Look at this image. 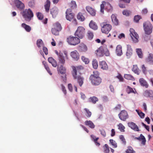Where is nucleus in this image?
Returning <instances> with one entry per match:
<instances>
[{
	"mask_svg": "<svg viewBox=\"0 0 153 153\" xmlns=\"http://www.w3.org/2000/svg\"><path fill=\"white\" fill-rule=\"evenodd\" d=\"M120 119L123 121H125L128 118V115L127 111L125 110L122 111L118 115Z\"/></svg>",
	"mask_w": 153,
	"mask_h": 153,
	"instance_id": "nucleus-11",
	"label": "nucleus"
},
{
	"mask_svg": "<svg viewBox=\"0 0 153 153\" xmlns=\"http://www.w3.org/2000/svg\"><path fill=\"white\" fill-rule=\"evenodd\" d=\"M119 137L120 140L123 142V143L124 144H125L126 142L124 136L123 135H121Z\"/></svg>",
	"mask_w": 153,
	"mask_h": 153,
	"instance_id": "nucleus-57",
	"label": "nucleus"
},
{
	"mask_svg": "<svg viewBox=\"0 0 153 153\" xmlns=\"http://www.w3.org/2000/svg\"><path fill=\"white\" fill-rule=\"evenodd\" d=\"M116 77L119 79L120 82H123L124 81V79L122 76L120 74H119Z\"/></svg>",
	"mask_w": 153,
	"mask_h": 153,
	"instance_id": "nucleus-59",
	"label": "nucleus"
},
{
	"mask_svg": "<svg viewBox=\"0 0 153 153\" xmlns=\"http://www.w3.org/2000/svg\"><path fill=\"white\" fill-rule=\"evenodd\" d=\"M140 18V16L138 15L134 17V20L136 22H137Z\"/></svg>",
	"mask_w": 153,
	"mask_h": 153,
	"instance_id": "nucleus-56",
	"label": "nucleus"
},
{
	"mask_svg": "<svg viewBox=\"0 0 153 153\" xmlns=\"http://www.w3.org/2000/svg\"><path fill=\"white\" fill-rule=\"evenodd\" d=\"M92 64L93 68L95 69L97 68L98 67V63L96 59H94L92 62Z\"/></svg>",
	"mask_w": 153,
	"mask_h": 153,
	"instance_id": "nucleus-42",
	"label": "nucleus"
},
{
	"mask_svg": "<svg viewBox=\"0 0 153 153\" xmlns=\"http://www.w3.org/2000/svg\"><path fill=\"white\" fill-rule=\"evenodd\" d=\"M80 66L75 67L72 66V67L73 71L72 72V74L74 78V79H77V82L78 83L80 86L81 87L83 83L84 78L79 75H77V71L80 67Z\"/></svg>",
	"mask_w": 153,
	"mask_h": 153,
	"instance_id": "nucleus-1",
	"label": "nucleus"
},
{
	"mask_svg": "<svg viewBox=\"0 0 153 153\" xmlns=\"http://www.w3.org/2000/svg\"><path fill=\"white\" fill-rule=\"evenodd\" d=\"M128 126L134 131H139L140 130L137 125L133 122H131L128 123Z\"/></svg>",
	"mask_w": 153,
	"mask_h": 153,
	"instance_id": "nucleus-17",
	"label": "nucleus"
},
{
	"mask_svg": "<svg viewBox=\"0 0 153 153\" xmlns=\"http://www.w3.org/2000/svg\"><path fill=\"white\" fill-rule=\"evenodd\" d=\"M85 28L82 27H79L75 33V35L82 39L83 37L85 32Z\"/></svg>",
	"mask_w": 153,
	"mask_h": 153,
	"instance_id": "nucleus-9",
	"label": "nucleus"
},
{
	"mask_svg": "<svg viewBox=\"0 0 153 153\" xmlns=\"http://www.w3.org/2000/svg\"><path fill=\"white\" fill-rule=\"evenodd\" d=\"M100 68L103 70H107L108 67L106 62L104 61H102L100 62L99 64Z\"/></svg>",
	"mask_w": 153,
	"mask_h": 153,
	"instance_id": "nucleus-21",
	"label": "nucleus"
},
{
	"mask_svg": "<svg viewBox=\"0 0 153 153\" xmlns=\"http://www.w3.org/2000/svg\"><path fill=\"white\" fill-rule=\"evenodd\" d=\"M76 4L75 1H72L71 2V7L73 8H74L76 7Z\"/></svg>",
	"mask_w": 153,
	"mask_h": 153,
	"instance_id": "nucleus-60",
	"label": "nucleus"
},
{
	"mask_svg": "<svg viewBox=\"0 0 153 153\" xmlns=\"http://www.w3.org/2000/svg\"><path fill=\"white\" fill-rule=\"evenodd\" d=\"M70 55L71 57L75 60L77 61L79 59V54L76 50L71 52Z\"/></svg>",
	"mask_w": 153,
	"mask_h": 153,
	"instance_id": "nucleus-14",
	"label": "nucleus"
},
{
	"mask_svg": "<svg viewBox=\"0 0 153 153\" xmlns=\"http://www.w3.org/2000/svg\"><path fill=\"white\" fill-rule=\"evenodd\" d=\"M89 26L90 28L94 30L97 29L98 27L96 24L92 20L90 22Z\"/></svg>",
	"mask_w": 153,
	"mask_h": 153,
	"instance_id": "nucleus-28",
	"label": "nucleus"
},
{
	"mask_svg": "<svg viewBox=\"0 0 153 153\" xmlns=\"http://www.w3.org/2000/svg\"><path fill=\"white\" fill-rule=\"evenodd\" d=\"M22 26L24 28L25 30L27 32H30L31 30L30 27L25 23H22Z\"/></svg>",
	"mask_w": 153,
	"mask_h": 153,
	"instance_id": "nucleus-31",
	"label": "nucleus"
},
{
	"mask_svg": "<svg viewBox=\"0 0 153 153\" xmlns=\"http://www.w3.org/2000/svg\"><path fill=\"white\" fill-rule=\"evenodd\" d=\"M146 62L150 65H153V54L149 53L145 59Z\"/></svg>",
	"mask_w": 153,
	"mask_h": 153,
	"instance_id": "nucleus-13",
	"label": "nucleus"
},
{
	"mask_svg": "<svg viewBox=\"0 0 153 153\" xmlns=\"http://www.w3.org/2000/svg\"><path fill=\"white\" fill-rule=\"evenodd\" d=\"M68 88L69 91L72 92L73 91V87L71 84H69L68 85Z\"/></svg>",
	"mask_w": 153,
	"mask_h": 153,
	"instance_id": "nucleus-61",
	"label": "nucleus"
},
{
	"mask_svg": "<svg viewBox=\"0 0 153 153\" xmlns=\"http://www.w3.org/2000/svg\"><path fill=\"white\" fill-rule=\"evenodd\" d=\"M144 96L147 97H153V91L152 90H146L143 93Z\"/></svg>",
	"mask_w": 153,
	"mask_h": 153,
	"instance_id": "nucleus-18",
	"label": "nucleus"
},
{
	"mask_svg": "<svg viewBox=\"0 0 153 153\" xmlns=\"http://www.w3.org/2000/svg\"><path fill=\"white\" fill-rule=\"evenodd\" d=\"M139 81L140 84L141 86L144 87L146 88H147L148 87V84L146 81L143 78H140L139 80Z\"/></svg>",
	"mask_w": 153,
	"mask_h": 153,
	"instance_id": "nucleus-16",
	"label": "nucleus"
},
{
	"mask_svg": "<svg viewBox=\"0 0 153 153\" xmlns=\"http://www.w3.org/2000/svg\"><path fill=\"white\" fill-rule=\"evenodd\" d=\"M67 42L71 45H75L79 43L80 40L77 37L71 36L68 38Z\"/></svg>",
	"mask_w": 153,
	"mask_h": 153,
	"instance_id": "nucleus-6",
	"label": "nucleus"
},
{
	"mask_svg": "<svg viewBox=\"0 0 153 153\" xmlns=\"http://www.w3.org/2000/svg\"><path fill=\"white\" fill-rule=\"evenodd\" d=\"M36 44L38 47L39 48L42 47L44 45L43 42L41 39H39L37 40Z\"/></svg>",
	"mask_w": 153,
	"mask_h": 153,
	"instance_id": "nucleus-36",
	"label": "nucleus"
},
{
	"mask_svg": "<svg viewBox=\"0 0 153 153\" xmlns=\"http://www.w3.org/2000/svg\"><path fill=\"white\" fill-rule=\"evenodd\" d=\"M135 139L140 140H141V143L143 145L145 144L146 140L142 134H140V136L139 137H135Z\"/></svg>",
	"mask_w": 153,
	"mask_h": 153,
	"instance_id": "nucleus-26",
	"label": "nucleus"
},
{
	"mask_svg": "<svg viewBox=\"0 0 153 153\" xmlns=\"http://www.w3.org/2000/svg\"><path fill=\"white\" fill-rule=\"evenodd\" d=\"M115 53L118 56H121L123 54L122 46L120 45H117L116 47Z\"/></svg>",
	"mask_w": 153,
	"mask_h": 153,
	"instance_id": "nucleus-15",
	"label": "nucleus"
},
{
	"mask_svg": "<svg viewBox=\"0 0 153 153\" xmlns=\"http://www.w3.org/2000/svg\"><path fill=\"white\" fill-rule=\"evenodd\" d=\"M61 86L62 88V90L65 95L66 94V90L65 88V87L63 85H61Z\"/></svg>",
	"mask_w": 153,
	"mask_h": 153,
	"instance_id": "nucleus-62",
	"label": "nucleus"
},
{
	"mask_svg": "<svg viewBox=\"0 0 153 153\" xmlns=\"http://www.w3.org/2000/svg\"><path fill=\"white\" fill-rule=\"evenodd\" d=\"M78 19L81 21H83L85 20V18L81 12L79 13L77 16Z\"/></svg>",
	"mask_w": 153,
	"mask_h": 153,
	"instance_id": "nucleus-34",
	"label": "nucleus"
},
{
	"mask_svg": "<svg viewBox=\"0 0 153 153\" xmlns=\"http://www.w3.org/2000/svg\"><path fill=\"white\" fill-rule=\"evenodd\" d=\"M101 31L102 33L106 34L108 33L112 28L111 25L106 22H102L101 23Z\"/></svg>",
	"mask_w": 153,
	"mask_h": 153,
	"instance_id": "nucleus-5",
	"label": "nucleus"
},
{
	"mask_svg": "<svg viewBox=\"0 0 153 153\" xmlns=\"http://www.w3.org/2000/svg\"><path fill=\"white\" fill-rule=\"evenodd\" d=\"M59 31H60V30L53 28H52V33L55 35H59Z\"/></svg>",
	"mask_w": 153,
	"mask_h": 153,
	"instance_id": "nucleus-47",
	"label": "nucleus"
},
{
	"mask_svg": "<svg viewBox=\"0 0 153 153\" xmlns=\"http://www.w3.org/2000/svg\"><path fill=\"white\" fill-rule=\"evenodd\" d=\"M126 91L128 94H129L131 93H133L135 94V92L133 89L129 86H128L126 88Z\"/></svg>",
	"mask_w": 153,
	"mask_h": 153,
	"instance_id": "nucleus-48",
	"label": "nucleus"
},
{
	"mask_svg": "<svg viewBox=\"0 0 153 153\" xmlns=\"http://www.w3.org/2000/svg\"><path fill=\"white\" fill-rule=\"evenodd\" d=\"M42 63L44 65V66L45 67V68L46 70L48 72L49 74L50 75H51L52 74L50 71V69L47 65V64H46V62L45 61H43L42 62Z\"/></svg>",
	"mask_w": 153,
	"mask_h": 153,
	"instance_id": "nucleus-39",
	"label": "nucleus"
},
{
	"mask_svg": "<svg viewBox=\"0 0 153 153\" xmlns=\"http://www.w3.org/2000/svg\"><path fill=\"white\" fill-rule=\"evenodd\" d=\"M66 15H69L71 14H74V13H71V10L70 9H67L66 12Z\"/></svg>",
	"mask_w": 153,
	"mask_h": 153,
	"instance_id": "nucleus-63",
	"label": "nucleus"
},
{
	"mask_svg": "<svg viewBox=\"0 0 153 153\" xmlns=\"http://www.w3.org/2000/svg\"><path fill=\"white\" fill-rule=\"evenodd\" d=\"M133 54V49L131 46L130 45H126V56L127 58H130Z\"/></svg>",
	"mask_w": 153,
	"mask_h": 153,
	"instance_id": "nucleus-10",
	"label": "nucleus"
},
{
	"mask_svg": "<svg viewBox=\"0 0 153 153\" xmlns=\"http://www.w3.org/2000/svg\"><path fill=\"white\" fill-rule=\"evenodd\" d=\"M131 12L127 10H124L123 11V13L124 15L126 16H128L130 14Z\"/></svg>",
	"mask_w": 153,
	"mask_h": 153,
	"instance_id": "nucleus-54",
	"label": "nucleus"
},
{
	"mask_svg": "<svg viewBox=\"0 0 153 153\" xmlns=\"http://www.w3.org/2000/svg\"><path fill=\"white\" fill-rule=\"evenodd\" d=\"M84 110L85 111V115L86 116L88 117H90L91 115V112L88 109L86 108H85Z\"/></svg>",
	"mask_w": 153,
	"mask_h": 153,
	"instance_id": "nucleus-44",
	"label": "nucleus"
},
{
	"mask_svg": "<svg viewBox=\"0 0 153 153\" xmlns=\"http://www.w3.org/2000/svg\"><path fill=\"white\" fill-rule=\"evenodd\" d=\"M111 20L113 23L116 25L119 24V21L117 19V16L115 14H112L111 16Z\"/></svg>",
	"mask_w": 153,
	"mask_h": 153,
	"instance_id": "nucleus-22",
	"label": "nucleus"
},
{
	"mask_svg": "<svg viewBox=\"0 0 153 153\" xmlns=\"http://www.w3.org/2000/svg\"><path fill=\"white\" fill-rule=\"evenodd\" d=\"M136 111L137 112L139 116L142 118H144L145 114L140 111H139L137 109L136 110Z\"/></svg>",
	"mask_w": 153,
	"mask_h": 153,
	"instance_id": "nucleus-45",
	"label": "nucleus"
},
{
	"mask_svg": "<svg viewBox=\"0 0 153 153\" xmlns=\"http://www.w3.org/2000/svg\"><path fill=\"white\" fill-rule=\"evenodd\" d=\"M96 51V54L98 56H101L103 55V48L102 47H100Z\"/></svg>",
	"mask_w": 153,
	"mask_h": 153,
	"instance_id": "nucleus-29",
	"label": "nucleus"
},
{
	"mask_svg": "<svg viewBox=\"0 0 153 153\" xmlns=\"http://www.w3.org/2000/svg\"><path fill=\"white\" fill-rule=\"evenodd\" d=\"M85 124L91 128H94L95 126L93 123L90 120H87L85 122Z\"/></svg>",
	"mask_w": 153,
	"mask_h": 153,
	"instance_id": "nucleus-27",
	"label": "nucleus"
},
{
	"mask_svg": "<svg viewBox=\"0 0 153 153\" xmlns=\"http://www.w3.org/2000/svg\"><path fill=\"white\" fill-rule=\"evenodd\" d=\"M134 151L131 147H128V149L126 151V153H134Z\"/></svg>",
	"mask_w": 153,
	"mask_h": 153,
	"instance_id": "nucleus-51",
	"label": "nucleus"
},
{
	"mask_svg": "<svg viewBox=\"0 0 153 153\" xmlns=\"http://www.w3.org/2000/svg\"><path fill=\"white\" fill-rule=\"evenodd\" d=\"M136 52L139 57L142 58L143 57V54L141 49L137 48L136 49Z\"/></svg>",
	"mask_w": 153,
	"mask_h": 153,
	"instance_id": "nucleus-38",
	"label": "nucleus"
},
{
	"mask_svg": "<svg viewBox=\"0 0 153 153\" xmlns=\"http://www.w3.org/2000/svg\"><path fill=\"white\" fill-rule=\"evenodd\" d=\"M144 30L147 34H150L152 32L153 27L152 24L149 21H147L143 24Z\"/></svg>",
	"mask_w": 153,
	"mask_h": 153,
	"instance_id": "nucleus-4",
	"label": "nucleus"
},
{
	"mask_svg": "<svg viewBox=\"0 0 153 153\" xmlns=\"http://www.w3.org/2000/svg\"><path fill=\"white\" fill-rule=\"evenodd\" d=\"M99 74L97 71L93 72L90 77V79L92 84L95 85H99L101 82V79L99 76Z\"/></svg>",
	"mask_w": 153,
	"mask_h": 153,
	"instance_id": "nucleus-2",
	"label": "nucleus"
},
{
	"mask_svg": "<svg viewBox=\"0 0 153 153\" xmlns=\"http://www.w3.org/2000/svg\"><path fill=\"white\" fill-rule=\"evenodd\" d=\"M53 28H55V29H57L60 31L61 30V25L58 23H56L54 24L53 25Z\"/></svg>",
	"mask_w": 153,
	"mask_h": 153,
	"instance_id": "nucleus-41",
	"label": "nucleus"
},
{
	"mask_svg": "<svg viewBox=\"0 0 153 153\" xmlns=\"http://www.w3.org/2000/svg\"><path fill=\"white\" fill-rule=\"evenodd\" d=\"M105 54L106 56H109L110 55L109 51L107 48H103V55Z\"/></svg>",
	"mask_w": 153,
	"mask_h": 153,
	"instance_id": "nucleus-50",
	"label": "nucleus"
},
{
	"mask_svg": "<svg viewBox=\"0 0 153 153\" xmlns=\"http://www.w3.org/2000/svg\"><path fill=\"white\" fill-rule=\"evenodd\" d=\"M82 59L85 64H88L89 62V60L84 56L82 57Z\"/></svg>",
	"mask_w": 153,
	"mask_h": 153,
	"instance_id": "nucleus-52",
	"label": "nucleus"
},
{
	"mask_svg": "<svg viewBox=\"0 0 153 153\" xmlns=\"http://www.w3.org/2000/svg\"><path fill=\"white\" fill-rule=\"evenodd\" d=\"M110 143L111 145L115 148H116L117 146V144L115 141L112 139H110L109 140Z\"/></svg>",
	"mask_w": 153,
	"mask_h": 153,
	"instance_id": "nucleus-55",
	"label": "nucleus"
},
{
	"mask_svg": "<svg viewBox=\"0 0 153 153\" xmlns=\"http://www.w3.org/2000/svg\"><path fill=\"white\" fill-rule=\"evenodd\" d=\"M37 16L39 19L42 20L43 18V15L40 13H37Z\"/></svg>",
	"mask_w": 153,
	"mask_h": 153,
	"instance_id": "nucleus-58",
	"label": "nucleus"
},
{
	"mask_svg": "<svg viewBox=\"0 0 153 153\" xmlns=\"http://www.w3.org/2000/svg\"><path fill=\"white\" fill-rule=\"evenodd\" d=\"M104 152L105 153H108L109 152V148L107 144H105L103 147Z\"/></svg>",
	"mask_w": 153,
	"mask_h": 153,
	"instance_id": "nucleus-40",
	"label": "nucleus"
},
{
	"mask_svg": "<svg viewBox=\"0 0 153 153\" xmlns=\"http://www.w3.org/2000/svg\"><path fill=\"white\" fill-rule=\"evenodd\" d=\"M98 100V98L94 96L90 97L88 100L89 102H92L94 104L96 103Z\"/></svg>",
	"mask_w": 153,
	"mask_h": 153,
	"instance_id": "nucleus-35",
	"label": "nucleus"
},
{
	"mask_svg": "<svg viewBox=\"0 0 153 153\" xmlns=\"http://www.w3.org/2000/svg\"><path fill=\"white\" fill-rule=\"evenodd\" d=\"M78 49L81 52H85L87 51L88 48L84 44L81 43L78 47Z\"/></svg>",
	"mask_w": 153,
	"mask_h": 153,
	"instance_id": "nucleus-19",
	"label": "nucleus"
},
{
	"mask_svg": "<svg viewBox=\"0 0 153 153\" xmlns=\"http://www.w3.org/2000/svg\"><path fill=\"white\" fill-rule=\"evenodd\" d=\"M142 68L143 73L145 74H146L147 73V71L146 70V68L145 66V65H143L142 66Z\"/></svg>",
	"mask_w": 153,
	"mask_h": 153,
	"instance_id": "nucleus-53",
	"label": "nucleus"
},
{
	"mask_svg": "<svg viewBox=\"0 0 153 153\" xmlns=\"http://www.w3.org/2000/svg\"><path fill=\"white\" fill-rule=\"evenodd\" d=\"M86 9L87 11L92 16H94L95 15V11L94 10L89 6H87L86 7Z\"/></svg>",
	"mask_w": 153,
	"mask_h": 153,
	"instance_id": "nucleus-23",
	"label": "nucleus"
},
{
	"mask_svg": "<svg viewBox=\"0 0 153 153\" xmlns=\"http://www.w3.org/2000/svg\"><path fill=\"white\" fill-rule=\"evenodd\" d=\"M58 71L62 74H65L66 72V69L62 65H61L58 68Z\"/></svg>",
	"mask_w": 153,
	"mask_h": 153,
	"instance_id": "nucleus-30",
	"label": "nucleus"
},
{
	"mask_svg": "<svg viewBox=\"0 0 153 153\" xmlns=\"http://www.w3.org/2000/svg\"><path fill=\"white\" fill-rule=\"evenodd\" d=\"M13 2L18 9L22 10L25 7L24 4L19 0H13Z\"/></svg>",
	"mask_w": 153,
	"mask_h": 153,
	"instance_id": "nucleus-12",
	"label": "nucleus"
},
{
	"mask_svg": "<svg viewBox=\"0 0 153 153\" xmlns=\"http://www.w3.org/2000/svg\"><path fill=\"white\" fill-rule=\"evenodd\" d=\"M22 14L23 18L27 21H30L33 16L32 11L30 9L24 10L22 13Z\"/></svg>",
	"mask_w": 153,
	"mask_h": 153,
	"instance_id": "nucleus-3",
	"label": "nucleus"
},
{
	"mask_svg": "<svg viewBox=\"0 0 153 153\" xmlns=\"http://www.w3.org/2000/svg\"><path fill=\"white\" fill-rule=\"evenodd\" d=\"M88 36L90 39H91L93 37L94 35L93 33L90 31H88L87 33Z\"/></svg>",
	"mask_w": 153,
	"mask_h": 153,
	"instance_id": "nucleus-49",
	"label": "nucleus"
},
{
	"mask_svg": "<svg viewBox=\"0 0 153 153\" xmlns=\"http://www.w3.org/2000/svg\"><path fill=\"white\" fill-rule=\"evenodd\" d=\"M104 8L106 9L108 11H110L112 10V7L111 5L108 2H106L105 1L102 2V4L100 5V13L102 14L104 13Z\"/></svg>",
	"mask_w": 153,
	"mask_h": 153,
	"instance_id": "nucleus-7",
	"label": "nucleus"
},
{
	"mask_svg": "<svg viewBox=\"0 0 153 153\" xmlns=\"http://www.w3.org/2000/svg\"><path fill=\"white\" fill-rule=\"evenodd\" d=\"M130 34L131 39L134 43H137L138 41V39L139 38L138 35L136 33L134 29L132 28H131L130 30Z\"/></svg>",
	"mask_w": 153,
	"mask_h": 153,
	"instance_id": "nucleus-8",
	"label": "nucleus"
},
{
	"mask_svg": "<svg viewBox=\"0 0 153 153\" xmlns=\"http://www.w3.org/2000/svg\"><path fill=\"white\" fill-rule=\"evenodd\" d=\"M132 70L135 73L139 74V71L137 65H134Z\"/></svg>",
	"mask_w": 153,
	"mask_h": 153,
	"instance_id": "nucleus-37",
	"label": "nucleus"
},
{
	"mask_svg": "<svg viewBox=\"0 0 153 153\" xmlns=\"http://www.w3.org/2000/svg\"><path fill=\"white\" fill-rule=\"evenodd\" d=\"M124 77L126 79L128 80H134V78L130 74H125L124 75Z\"/></svg>",
	"mask_w": 153,
	"mask_h": 153,
	"instance_id": "nucleus-43",
	"label": "nucleus"
},
{
	"mask_svg": "<svg viewBox=\"0 0 153 153\" xmlns=\"http://www.w3.org/2000/svg\"><path fill=\"white\" fill-rule=\"evenodd\" d=\"M59 62L62 64H64L65 62L64 57L63 56V53H59V57H58Z\"/></svg>",
	"mask_w": 153,
	"mask_h": 153,
	"instance_id": "nucleus-24",
	"label": "nucleus"
},
{
	"mask_svg": "<svg viewBox=\"0 0 153 153\" xmlns=\"http://www.w3.org/2000/svg\"><path fill=\"white\" fill-rule=\"evenodd\" d=\"M50 5V1L49 0H47L45 5V7L46 11L47 12H48L49 11Z\"/></svg>",
	"mask_w": 153,
	"mask_h": 153,
	"instance_id": "nucleus-33",
	"label": "nucleus"
},
{
	"mask_svg": "<svg viewBox=\"0 0 153 153\" xmlns=\"http://www.w3.org/2000/svg\"><path fill=\"white\" fill-rule=\"evenodd\" d=\"M118 129L121 131H124L125 129V127L122 125V124L119 123L118 125Z\"/></svg>",
	"mask_w": 153,
	"mask_h": 153,
	"instance_id": "nucleus-46",
	"label": "nucleus"
},
{
	"mask_svg": "<svg viewBox=\"0 0 153 153\" xmlns=\"http://www.w3.org/2000/svg\"><path fill=\"white\" fill-rule=\"evenodd\" d=\"M48 60L49 62L51 63L53 67H56L57 66V63L56 61L52 57L49 58Z\"/></svg>",
	"mask_w": 153,
	"mask_h": 153,
	"instance_id": "nucleus-25",
	"label": "nucleus"
},
{
	"mask_svg": "<svg viewBox=\"0 0 153 153\" xmlns=\"http://www.w3.org/2000/svg\"><path fill=\"white\" fill-rule=\"evenodd\" d=\"M66 18L67 20L70 21H71L73 20H75V19H74V14L66 15Z\"/></svg>",
	"mask_w": 153,
	"mask_h": 153,
	"instance_id": "nucleus-32",
	"label": "nucleus"
},
{
	"mask_svg": "<svg viewBox=\"0 0 153 153\" xmlns=\"http://www.w3.org/2000/svg\"><path fill=\"white\" fill-rule=\"evenodd\" d=\"M43 47V50L44 52V53H45V54L46 55L48 54V51L47 48L46 47H44V46L43 47Z\"/></svg>",
	"mask_w": 153,
	"mask_h": 153,
	"instance_id": "nucleus-64",
	"label": "nucleus"
},
{
	"mask_svg": "<svg viewBox=\"0 0 153 153\" xmlns=\"http://www.w3.org/2000/svg\"><path fill=\"white\" fill-rule=\"evenodd\" d=\"M58 13V10L57 7H54L51 10V13L53 18L56 17Z\"/></svg>",
	"mask_w": 153,
	"mask_h": 153,
	"instance_id": "nucleus-20",
	"label": "nucleus"
}]
</instances>
